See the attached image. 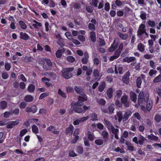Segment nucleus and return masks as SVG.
I'll return each instance as SVG.
<instances>
[{
	"label": "nucleus",
	"mask_w": 161,
	"mask_h": 161,
	"mask_svg": "<svg viewBox=\"0 0 161 161\" xmlns=\"http://www.w3.org/2000/svg\"><path fill=\"white\" fill-rule=\"evenodd\" d=\"M74 69L73 68H64L62 69L61 72L62 73V76L64 78L68 79L71 78L72 75L71 73Z\"/></svg>",
	"instance_id": "1"
},
{
	"label": "nucleus",
	"mask_w": 161,
	"mask_h": 161,
	"mask_svg": "<svg viewBox=\"0 0 161 161\" xmlns=\"http://www.w3.org/2000/svg\"><path fill=\"white\" fill-rule=\"evenodd\" d=\"M146 26L144 24H141L139 26L138 30L137 32V36L140 38H142V35L144 34L145 31H146Z\"/></svg>",
	"instance_id": "2"
},
{
	"label": "nucleus",
	"mask_w": 161,
	"mask_h": 161,
	"mask_svg": "<svg viewBox=\"0 0 161 161\" xmlns=\"http://www.w3.org/2000/svg\"><path fill=\"white\" fill-rule=\"evenodd\" d=\"M118 46V41L115 39L114 41L113 44L111 45V47L109 48L108 51L110 52H112L114 51Z\"/></svg>",
	"instance_id": "3"
},
{
	"label": "nucleus",
	"mask_w": 161,
	"mask_h": 161,
	"mask_svg": "<svg viewBox=\"0 0 161 161\" xmlns=\"http://www.w3.org/2000/svg\"><path fill=\"white\" fill-rule=\"evenodd\" d=\"M91 21L92 23L89 24L88 25V28L90 30L92 31H94L95 29V25L97 23V21L95 19H92Z\"/></svg>",
	"instance_id": "4"
},
{
	"label": "nucleus",
	"mask_w": 161,
	"mask_h": 161,
	"mask_svg": "<svg viewBox=\"0 0 161 161\" xmlns=\"http://www.w3.org/2000/svg\"><path fill=\"white\" fill-rule=\"evenodd\" d=\"M101 135L103 136L104 142H107L109 138V135L108 132L106 130H103Z\"/></svg>",
	"instance_id": "5"
},
{
	"label": "nucleus",
	"mask_w": 161,
	"mask_h": 161,
	"mask_svg": "<svg viewBox=\"0 0 161 161\" xmlns=\"http://www.w3.org/2000/svg\"><path fill=\"white\" fill-rule=\"evenodd\" d=\"M148 98L147 97V98H146L144 99V101L145 102H146L147 101L146 105V108L147 109L148 111H149L152 108L153 105V103L151 101L148 100Z\"/></svg>",
	"instance_id": "6"
},
{
	"label": "nucleus",
	"mask_w": 161,
	"mask_h": 161,
	"mask_svg": "<svg viewBox=\"0 0 161 161\" xmlns=\"http://www.w3.org/2000/svg\"><path fill=\"white\" fill-rule=\"evenodd\" d=\"M130 75V72H126L122 78V81L123 82L126 84H128L129 83V77Z\"/></svg>",
	"instance_id": "7"
},
{
	"label": "nucleus",
	"mask_w": 161,
	"mask_h": 161,
	"mask_svg": "<svg viewBox=\"0 0 161 161\" xmlns=\"http://www.w3.org/2000/svg\"><path fill=\"white\" fill-rule=\"evenodd\" d=\"M37 108V107L36 105H33L31 106V108H26V111L28 113L32 112L33 113H35Z\"/></svg>",
	"instance_id": "8"
},
{
	"label": "nucleus",
	"mask_w": 161,
	"mask_h": 161,
	"mask_svg": "<svg viewBox=\"0 0 161 161\" xmlns=\"http://www.w3.org/2000/svg\"><path fill=\"white\" fill-rule=\"evenodd\" d=\"M76 92L79 94L81 95L84 93V90L80 86H76L74 87Z\"/></svg>",
	"instance_id": "9"
},
{
	"label": "nucleus",
	"mask_w": 161,
	"mask_h": 161,
	"mask_svg": "<svg viewBox=\"0 0 161 161\" xmlns=\"http://www.w3.org/2000/svg\"><path fill=\"white\" fill-rule=\"evenodd\" d=\"M45 74L46 76L50 77L53 80L55 79L57 76L55 73L50 72H46Z\"/></svg>",
	"instance_id": "10"
},
{
	"label": "nucleus",
	"mask_w": 161,
	"mask_h": 161,
	"mask_svg": "<svg viewBox=\"0 0 161 161\" xmlns=\"http://www.w3.org/2000/svg\"><path fill=\"white\" fill-rule=\"evenodd\" d=\"M32 25L36 29H39L42 26L41 23L38 22L35 20H33L32 21Z\"/></svg>",
	"instance_id": "11"
},
{
	"label": "nucleus",
	"mask_w": 161,
	"mask_h": 161,
	"mask_svg": "<svg viewBox=\"0 0 161 161\" xmlns=\"http://www.w3.org/2000/svg\"><path fill=\"white\" fill-rule=\"evenodd\" d=\"M130 97L132 101L134 103L136 102L137 95L135 92H131L130 93Z\"/></svg>",
	"instance_id": "12"
},
{
	"label": "nucleus",
	"mask_w": 161,
	"mask_h": 161,
	"mask_svg": "<svg viewBox=\"0 0 161 161\" xmlns=\"http://www.w3.org/2000/svg\"><path fill=\"white\" fill-rule=\"evenodd\" d=\"M132 113L130 111H128L125 112L123 119V122L125 121L128 120L129 117L130 116Z\"/></svg>",
	"instance_id": "13"
},
{
	"label": "nucleus",
	"mask_w": 161,
	"mask_h": 161,
	"mask_svg": "<svg viewBox=\"0 0 161 161\" xmlns=\"http://www.w3.org/2000/svg\"><path fill=\"white\" fill-rule=\"evenodd\" d=\"M87 97L86 95L84 94L79 96L78 100L80 101L82 103L84 102L87 101Z\"/></svg>",
	"instance_id": "14"
},
{
	"label": "nucleus",
	"mask_w": 161,
	"mask_h": 161,
	"mask_svg": "<svg viewBox=\"0 0 161 161\" xmlns=\"http://www.w3.org/2000/svg\"><path fill=\"white\" fill-rule=\"evenodd\" d=\"M89 58L88 54L87 53H85L84 54V57H83L82 59L81 62L83 64H86L88 61V59Z\"/></svg>",
	"instance_id": "15"
},
{
	"label": "nucleus",
	"mask_w": 161,
	"mask_h": 161,
	"mask_svg": "<svg viewBox=\"0 0 161 161\" xmlns=\"http://www.w3.org/2000/svg\"><path fill=\"white\" fill-rule=\"evenodd\" d=\"M20 38L22 39L27 40L29 39V36L26 33L21 32L20 33Z\"/></svg>",
	"instance_id": "16"
},
{
	"label": "nucleus",
	"mask_w": 161,
	"mask_h": 161,
	"mask_svg": "<svg viewBox=\"0 0 161 161\" xmlns=\"http://www.w3.org/2000/svg\"><path fill=\"white\" fill-rule=\"evenodd\" d=\"M73 129V126L72 125H70L69 127L66 129L65 132L66 135L69 134V135H71L72 134Z\"/></svg>",
	"instance_id": "17"
},
{
	"label": "nucleus",
	"mask_w": 161,
	"mask_h": 161,
	"mask_svg": "<svg viewBox=\"0 0 161 161\" xmlns=\"http://www.w3.org/2000/svg\"><path fill=\"white\" fill-rule=\"evenodd\" d=\"M114 104L111 103L108 105V110L110 114H112L114 113Z\"/></svg>",
	"instance_id": "18"
},
{
	"label": "nucleus",
	"mask_w": 161,
	"mask_h": 161,
	"mask_svg": "<svg viewBox=\"0 0 161 161\" xmlns=\"http://www.w3.org/2000/svg\"><path fill=\"white\" fill-rule=\"evenodd\" d=\"M106 93L108 98H111L113 97V90L112 88H108L107 91Z\"/></svg>",
	"instance_id": "19"
},
{
	"label": "nucleus",
	"mask_w": 161,
	"mask_h": 161,
	"mask_svg": "<svg viewBox=\"0 0 161 161\" xmlns=\"http://www.w3.org/2000/svg\"><path fill=\"white\" fill-rule=\"evenodd\" d=\"M117 34L123 40H126L128 37V35L127 34H124L120 32H118Z\"/></svg>",
	"instance_id": "20"
},
{
	"label": "nucleus",
	"mask_w": 161,
	"mask_h": 161,
	"mask_svg": "<svg viewBox=\"0 0 161 161\" xmlns=\"http://www.w3.org/2000/svg\"><path fill=\"white\" fill-rule=\"evenodd\" d=\"M106 87V84L104 82H103L99 86L98 91L100 92H103L104 90Z\"/></svg>",
	"instance_id": "21"
},
{
	"label": "nucleus",
	"mask_w": 161,
	"mask_h": 161,
	"mask_svg": "<svg viewBox=\"0 0 161 161\" xmlns=\"http://www.w3.org/2000/svg\"><path fill=\"white\" fill-rule=\"evenodd\" d=\"M152 69L150 70L149 72V75L152 77H154L157 73V71L156 70Z\"/></svg>",
	"instance_id": "22"
},
{
	"label": "nucleus",
	"mask_w": 161,
	"mask_h": 161,
	"mask_svg": "<svg viewBox=\"0 0 161 161\" xmlns=\"http://www.w3.org/2000/svg\"><path fill=\"white\" fill-rule=\"evenodd\" d=\"M33 100V97L30 95L26 96L24 98V100L26 102H32Z\"/></svg>",
	"instance_id": "23"
},
{
	"label": "nucleus",
	"mask_w": 161,
	"mask_h": 161,
	"mask_svg": "<svg viewBox=\"0 0 161 161\" xmlns=\"http://www.w3.org/2000/svg\"><path fill=\"white\" fill-rule=\"evenodd\" d=\"M90 38L93 42H96V35L94 32L92 31L90 32Z\"/></svg>",
	"instance_id": "24"
},
{
	"label": "nucleus",
	"mask_w": 161,
	"mask_h": 161,
	"mask_svg": "<svg viewBox=\"0 0 161 161\" xmlns=\"http://www.w3.org/2000/svg\"><path fill=\"white\" fill-rule=\"evenodd\" d=\"M99 72L98 69H94L93 72V74L94 76L96 78V79H98L99 80L100 79V78H99Z\"/></svg>",
	"instance_id": "25"
},
{
	"label": "nucleus",
	"mask_w": 161,
	"mask_h": 161,
	"mask_svg": "<svg viewBox=\"0 0 161 161\" xmlns=\"http://www.w3.org/2000/svg\"><path fill=\"white\" fill-rule=\"evenodd\" d=\"M142 83V79L141 77H138L136 80V86L138 88H140L141 87Z\"/></svg>",
	"instance_id": "26"
},
{
	"label": "nucleus",
	"mask_w": 161,
	"mask_h": 161,
	"mask_svg": "<svg viewBox=\"0 0 161 161\" xmlns=\"http://www.w3.org/2000/svg\"><path fill=\"white\" fill-rule=\"evenodd\" d=\"M115 97H117L118 99H119L122 95V91L121 90H117L115 92Z\"/></svg>",
	"instance_id": "27"
},
{
	"label": "nucleus",
	"mask_w": 161,
	"mask_h": 161,
	"mask_svg": "<svg viewBox=\"0 0 161 161\" xmlns=\"http://www.w3.org/2000/svg\"><path fill=\"white\" fill-rule=\"evenodd\" d=\"M117 116L118 117V121L119 122H120L123 119V114L121 112L119 111L117 112Z\"/></svg>",
	"instance_id": "28"
},
{
	"label": "nucleus",
	"mask_w": 161,
	"mask_h": 161,
	"mask_svg": "<svg viewBox=\"0 0 161 161\" xmlns=\"http://www.w3.org/2000/svg\"><path fill=\"white\" fill-rule=\"evenodd\" d=\"M97 102L100 105L104 106L105 105L106 102L103 98H100L97 100Z\"/></svg>",
	"instance_id": "29"
},
{
	"label": "nucleus",
	"mask_w": 161,
	"mask_h": 161,
	"mask_svg": "<svg viewBox=\"0 0 161 161\" xmlns=\"http://www.w3.org/2000/svg\"><path fill=\"white\" fill-rule=\"evenodd\" d=\"M137 48L139 51L141 52H143L145 49V45L140 43L138 45Z\"/></svg>",
	"instance_id": "30"
},
{
	"label": "nucleus",
	"mask_w": 161,
	"mask_h": 161,
	"mask_svg": "<svg viewBox=\"0 0 161 161\" xmlns=\"http://www.w3.org/2000/svg\"><path fill=\"white\" fill-rule=\"evenodd\" d=\"M88 138L90 141H92L95 139V136L93 133L89 131L88 132Z\"/></svg>",
	"instance_id": "31"
},
{
	"label": "nucleus",
	"mask_w": 161,
	"mask_h": 161,
	"mask_svg": "<svg viewBox=\"0 0 161 161\" xmlns=\"http://www.w3.org/2000/svg\"><path fill=\"white\" fill-rule=\"evenodd\" d=\"M47 130L50 131L55 134H58L59 132L58 131H55V127L52 126H50L48 128Z\"/></svg>",
	"instance_id": "32"
},
{
	"label": "nucleus",
	"mask_w": 161,
	"mask_h": 161,
	"mask_svg": "<svg viewBox=\"0 0 161 161\" xmlns=\"http://www.w3.org/2000/svg\"><path fill=\"white\" fill-rule=\"evenodd\" d=\"M104 123L107 125V128L108 129L110 130L111 128L113 127L109 121L107 120L106 119H104Z\"/></svg>",
	"instance_id": "33"
},
{
	"label": "nucleus",
	"mask_w": 161,
	"mask_h": 161,
	"mask_svg": "<svg viewBox=\"0 0 161 161\" xmlns=\"http://www.w3.org/2000/svg\"><path fill=\"white\" fill-rule=\"evenodd\" d=\"M136 59L134 57H130L129 58L126 57L124 59L125 62H127L128 63L134 61Z\"/></svg>",
	"instance_id": "34"
},
{
	"label": "nucleus",
	"mask_w": 161,
	"mask_h": 161,
	"mask_svg": "<svg viewBox=\"0 0 161 161\" xmlns=\"http://www.w3.org/2000/svg\"><path fill=\"white\" fill-rule=\"evenodd\" d=\"M154 119L158 123L161 121V115L157 114L154 116Z\"/></svg>",
	"instance_id": "35"
},
{
	"label": "nucleus",
	"mask_w": 161,
	"mask_h": 161,
	"mask_svg": "<svg viewBox=\"0 0 161 161\" xmlns=\"http://www.w3.org/2000/svg\"><path fill=\"white\" fill-rule=\"evenodd\" d=\"M35 89V86L32 84L30 85L28 88V90L30 92H33L34 91Z\"/></svg>",
	"instance_id": "36"
},
{
	"label": "nucleus",
	"mask_w": 161,
	"mask_h": 161,
	"mask_svg": "<svg viewBox=\"0 0 161 161\" xmlns=\"http://www.w3.org/2000/svg\"><path fill=\"white\" fill-rule=\"evenodd\" d=\"M74 111L77 113H82L83 112L84 110L81 108L74 107L73 108Z\"/></svg>",
	"instance_id": "37"
},
{
	"label": "nucleus",
	"mask_w": 161,
	"mask_h": 161,
	"mask_svg": "<svg viewBox=\"0 0 161 161\" xmlns=\"http://www.w3.org/2000/svg\"><path fill=\"white\" fill-rule=\"evenodd\" d=\"M104 141L102 139H97L95 140V143L97 145H101L103 143Z\"/></svg>",
	"instance_id": "38"
},
{
	"label": "nucleus",
	"mask_w": 161,
	"mask_h": 161,
	"mask_svg": "<svg viewBox=\"0 0 161 161\" xmlns=\"http://www.w3.org/2000/svg\"><path fill=\"white\" fill-rule=\"evenodd\" d=\"M161 81V75H159L158 76H156L154 79L153 81V83H156Z\"/></svg>",
	"instance_id": "39"
},
{
	"label": "nucleus",
	"mask_w": 161,
	"mask_h": 161,
	"mask_svg": "<svg viewBox=\"0 0 161 161\" xmlns=\"http://www.w3.org/2000/svg\"><path fill=\"white\" fill-rule=\"evenodd\" d=\"M147 138L149 139H151L153 141H157L158 140V138L157 136H155L153 134H151L150 135H148Z\"/></svg>",
	"instance_id": "40"
},
{
	"label": "nucleus",
	"mask_w": 161,
	"mask_h": 161,
	"mask_svg": "<svg viewBox=\"0 0 161 161\" xmlns=\"http://www.w3.org/2000/svg\"><path fill=\"white\" fill-rule=\"evenodd\" d=\"M138 142L139 144L142 145L143 142L146 140V139L143 136H140L138 138Z\"/></svg>",
	"instance_id": "41"
},
{
	"label": "nucleus",
	"mask_w": 161,
	"mask_h": 161,
	"mask_svg": "<svg viewBox=\"0 0 161 161\" xmlns=\"http://www.w3.org/2000/svg\"><path fill=\"white\" fill-rule=\"evenodd\" d=\"M146 12L143 11H141L140 16L142 19L144 20L146 19Z\"/></svg>",
	"instance_id": "42"
},
{
	"label": "nucleus",
	"mask_w": 161,
	"mask_h": 161,
	"mask_svg": "<svg viewBox=\"0 0 161 161\" xmlns=\"http://www.w3.org/2000/svg\"><path fill=\"white\" fill-rule=\"evenodd\" d=\"M91 119L93 121L97 120V115L95 113H93L91 115Z\"/></svg>",
	"instance_id": "43"
},
{
	"label": "nucleus",
	"mask_w": 161,
	"mask_h": 161,
	"mask_svg": "<svg viewBox=\"0 0 161 161\" xmlns=\"http://www.w3.org/2000/svg\"><path fill=\"white\" fill-rule=\"evenodd\" d=\"M7 103L5 101H2L0 103V107L1 109H4L7 106Z\"/></svg>",
	"instance_id": "44"
},
{
	"label": "nucleus",
	"mask_w": 161,
	"mask_h": 161,
	"mask_svg": "<svg viewBox=\"0 0 161 161\" xmlns=\"http://www.w3.org/2000/svg\"><path fill=\"white\" fill-rule=\"evenodd\" d=\"M66 90L67 93H72L74 92V89L73 87L67 86L66 88Z\"/></svg>",
	"instance_id": "45"
},
{
	"label": "nucleus",
	"mask_w": 161,
	"mask_h": 161,
	"mask_svg": "<svg viewBox=\"0 0 161 161\" xmlns=\"http://www.w3.org/2000/svg\"><path fill=\"white\" fill-rule=\"evenodd\" d=\"M42 80L43 82L45 83V84L47 86H50V83L48 82L49 80L48 79L44 77L42 78Z\"/></svg>",
	"instance_id": "46"
},
{
	"label": "nucleus",
	"mask_w": 161,
	"mask_h": 161,
	"mask_svg": "<svg viewBox=\"0 0 161 161\" xmlns=\"http://www.w3.org/2000/svg\"><path fill=\"white\" fill-rule=\"evenodd\" d=\"M32 131L35 134L38 132V129L37 126L35 125H33L32 127Z\"/></svg>",
	"instance_id": "47"
},
{
	"label": "nucleus",
	"mask_w": 161,
	"mask_h": 161,
	"mask_svg": "<svg viewBox=\"0 0 161 161\" xmlns=\"http://www.w3.org/2000/svg\"><path fill=\"white\" fill-rule=\"evenodd\" d=\"M58 93L59 95L64 98H65L66 97V94L63 92L60 88L58 90Z\"/></svg>",
	"instance_id": "48"
},
{
	"label": "nucleus",
	"mask_w": 161,
	"mask_h": 161,
	"mask_svg": "<svg viewBox=\"0 0 161 161\" xmlns=\"http://www.w3.org/2000/svg\"><path fill=\"white\" fill-rule=\"evenodd\" d=\"M122 104L124 105V106L125 108H128L130 106V103L129 100H127L121 103Z\"/></svg>",
	"instance_id": "49"
},
{
	"label": "nucleus",
	"mask_w": 161,
	"mask_h": 161,
	"mask_svg": "<svg viewBox=\"0 0 161 161\" xmlns=\"http://www.w3.org/2000/svg\"><path fill=\"white\" fill-rule=\"evenodd\" d=\"M148 25L152 27H154L155 26V22L153 20H149L147 22Z\"/></svg>",
	"instance_id": "50"
},
{
	"label": "nucleus",
	"mask_w": 161,
	"mask_h": 161,
	"mask_svg": "<svg viewBox=\"0 0 161 161\" xmlns=\"http://www.w3.org/2000/svg\"><path fill=\"white\" fill-rule=\"evenodd\" d=\"M2 76L3 79H6L8 78L9 75L8 73L7 72L5 71L2 73Z\"/></svg>",
	"instance_id": "51"
},
{
	"label": "nucleus",
	"mask_w": 161,
	"mask_h": 161,
	"mask_svg": "<svg viewBox=\"0 0 161 161\" xmlns=\"http://www.w3.org/2000/svg\"><path fill=\"white\" fill-rule=\"evenodd\" d=\"M19 23L22 29H25L26 28V25L23 21H20Z\"/></svg>",
	"instance_id": "52"
},
{
	"label": "nucleus",
	"mask_w": 161,
	"mask_h": 161,
	"mask_svg": "<svg viewBox=\"0 0 161 161\" xmlns=\"http://www.w3.org/2000/svg\"><path fill=\"white\" fill-rule=\"evenodd\" d=\"M115 105L118 107L120 108L122 107V103L118 99H116L114 102Z\"/></svg>",
	"instance_id": "53"
},
{
	"label": "nucleus",
	"mask_w": 161,
	"mask_h": 161,
	"mask_svg": "<svg viewBox=\"0 0 161 161\" xmlns=\"http://www.w3.org/2000/svg\"><path fill=\"white\" fill-rule=\"evenodd\" d=\"M67 60L69 62L73 63L75 61V58L72 56H69L67 58Z\"/></svg>",
	"instance_id": "54"
},
{
	"label": "nucleus",
	"mask_w": 161,
	"mask_h": 161,
	"mask_svg": "<svg viewBox=\"0 0 161 161\" xmlns=\"http://www.w3.org/2000/svg\"><path fill=\"white\" fill-rule=\"evenodd\" d=\"M99 46H102L105 45V42L103 39L99 38Z\"/></svg>",
	"instance_id": "55"
},
{
	"label": "nucleus",
	"mask_w": 161,
	"mask_h": 161,
	"mask_svg": "<svg viewBox=\"0 0 161 161\" xmlns=\"http://www.w3.org/2000/svg\"><path fill=\"white\" fill-rule=\"evenodd\" d=\"M127 100H128V97L126 95H123L121 98V102L122 103L123 102Z\"/></svg>",
	"instance_id": "56"
},
{
	"label": "nucleus",
	"mask_w": 161,
	"mask_h": 161,
	"mask_svg": "<svg viewBox=\"0 0 161 161\" xmlns=\"http://www.w3.org/2000/svg\"><path fill=\"white\" fill-rule=\"evenodd\" d=\"M114 151L116 152H120L121 153H125L124 149H121L119 147L115 148Z\"/></svg>",
	"instance_id": "57"
},
{
	"label": "nucleus",
	"mask_w": 161,
	"mask_h": 161,
	"mask_svg": "<svg viewBox=\"0 0 161 161\" xmlns=\"http://www.w3.org/2000/svg\"><path fill=\"white\" fill-rule=\"evenodd\" d=\"M76 151L79 154H81L83 152V148L80 146H78L76 148Z\"/></svg>",
	"instance_id": "58"
},
{
	"label": "nucleus",
	"mask_w": 161,
	"mask_h": 161,
	"mask_svg": "<svg viewBox=\"0 0 161 161\" xmlns=\"http://www.w3.org/2000/svg\"><path fill=\"white\" fill-rule=\"evenodd\" d=\"M149 64L151 67L153 69H155L156 66L155 65L154 62L153 60H150L149 61Z\"/></svg>",
	"instance_id": "59"
},
{
	"label": "nucleus",
	"mask_w": 161,
	"mask_h": 161,
	"mask_svg": "<svg viewBox=\"0 0 161 161\" xmlns=\"http://www.w3.org/2000/svg\"><path fill=\"white\" fill-rule=\"evenodd\" d=\"M65 35L67 37L68 39L69 40H71L72 39V36L71 35L70 33L69 32H67L65 33Z\"/></svg>",
	"instance_id": "60"
},
{
	"label": "nucleus",
	"mask_w": 161,
	"mask_h": 161,
	"mask_svg": "<svg viewBox=\"0 0 161 161\" xmlns=\"http://www.w3.org/2000/svg\"><path fill=\"white\" fill-rule=\"evenodd\" d=\"M11 67L10 64L8 63H6L5 65V68L7 71H9Z\"/></svg>",
	"instance_id": "61"
},
{
	"label": "nucleus",
	"mask_w": 161,
	"mask_h": 161,
	"mask_svg": "<svg viewBox=\"0 0 161 161\" xmlns=\"http://www.w3.org/2000/svg\"><path fill=\"white\" fill-rule=\"evenodd\" d=\"M27 131L26 129L22 130L20 132L19 135L21 137H22Z\"/></svg>",
	"instance_id": "62"
},
{
	"label": "nucleus",
	"mask_w": 161,
	"mask_h": 161,
	"mask_svg": "<svg viewBox=\"0 0 161 161\" xmlns=\"http://www.w3.org/2000/svg\"><path fill=\"white\" fill-rule=\"evenodd\" d=\"M89 118V116H87L86 117H83L82 118H80L79 119L80 122H83L85 121L86 120H87Z\"/></svg>",
	"instance_id": "63"
},
{
	"label": "nucleus",
	"mask_w": 161,
	"mask_h": 161,
	"mask_svg": "<svg viewBox=\"0 0 161 161\" xmlns=\"http://www.w3.org/2000/svg\"><path fill=\"white\" fill-rule=\"evenodd\" d=\"M112 132V133L114 134L118 133L119 130L117 129H115L114 126L112 127L110 129Z\"/></svg>",
	"instance_id": "64"
}]
</instances>
